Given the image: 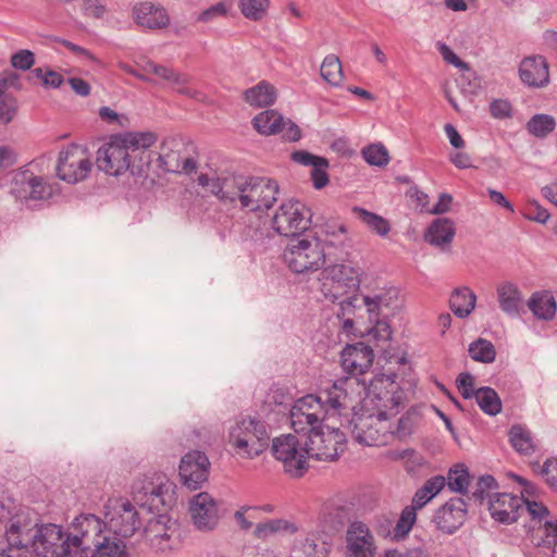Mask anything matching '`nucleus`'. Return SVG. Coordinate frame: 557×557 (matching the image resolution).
<instances>
[{
    "mask_svg": "<svg viewBox=\"0 0 557 557\" xmlns=\"http://www.w3.org/2000/svg\"><path fill=\"white\" fill-rule=\"evenodd\" d=\"M403 307L404 297L398 287L377 277H366L358 293L339 301L336 318L346 336H371L385 343L392 337L388 319Z\"/></svg>",
    "mask_w": 557,
    "mask_h": 557,
    "instance_id": "1",
    "label": "nucleus"
},
{
    "mask_svg": "<svg viewBox=\"0 0 557 557\" xmlns=\"http://www.w3.org/2000/svg\"><path fill=\"white\" fill-rule=\"evenodd\" d=\"M103 525L92 513L73 519L64 533L57 524H45L36 530L30 548L41 557H119V545L102 536Z\"/></svg>",
    "mask_w": 557,
    "mask_h": 557,
    "instance_id": "2",
    "label": "nucleus"
},
{
    "mask_svg": "<svg viewBox=\"0 0 557 557\" xmlns=\"http://www.w3.org/2000/svg\"><path fill=\"white\" fill-rule=\"evenodd\" d=\"M158 140L153 132H126L108 138L97 150L96 163L100 171L110 176H121L143 171L146 151Z\"/></svg>",
    "mask_w": 557,
    "mask_h": 557,
    "instance_id": "3",
    "label": "nucleus"
},
{
    "mask_svg": "<svg viewBox=\"0 0 557 557\" xmlns=\"http://www.w3.org/2000/svg\"><path fill=\"white\" fill-rule=\"evenodd\" d=\"M104 515L108 522L101 518H96L102 523V536L108 543H115L119 545V557H129L127 546L121 537H131L140 528V520L138 512L134 505L124 497H115L108 499L104 505Z\"/></svg>",
    "mask_w": 557,
    "mask_h": 557,
    "instance_id": "4",
    "label": "nucleus"
},
{
    "mask_svg": "<svg viewBox=\"0 0 557 557\" xmlns=\"http://www.w3.org/2000/svg\"><path fill=\"white\" fill-rule=\"evenodd\" d=\"M283 260L293 273L317 272L326 261L322 238L315 233H306L302 236L290 238L284 248Z\"/></svg>",
    "mask_w": 557,
    "mask_h": 557,
    "instance_id": "5",
    "label": "nucleus"
},
{
    "mask_svg": "<svg viewBox=\"0 0 557 557\" xmlns=\"http://www.w3.org/2000/svg\"><path fill=\"white\" fill-rule=\"evenodd\" d=\"M270 433L264 421L257 417H240L228 430V444L235 455L255 459L269 447Z\"/></svg>",
    "mask_w": 557,
    "mask_h": 557,
    "instance_id": "6",
    "label": "nucleus"
},
{
    "mask_svg": "<svg viewBox=\"0 0 557 557\" xmlns=\"http://www.w3.org/2000/svg\"><path fill=\"white\" fill-rule=\"evenodd\" d=\"M176 485L161 472L138 478L132 485L135 503L149 511L165 512L176 504Z\"/></svg>",
    "mask_w": 557,
    "mask_h": 557,
    "instance_id": "7",
    "label": "nucleus"
},
{
    "mask_svg": "<svg viewBox=\"0 0 557 557\" xmlns=\"http://www.w3.org/2000/svg\"><path fill=\"white\" fill-rule=\"evenodd\" d=\"M319 275V289L325 299L336 301L358 293L362 286V270L352 261L332 262L323 265Z\"/></svg>",
    "mask_w": 557,
    "mask_h": 557,
    "instance_id": "8",
    "label": "nucleus"
},
{
    "mask_svg": "<svg viewBox=\"0 0 557 557\" xmlns=\"http://www.w3.org/2000/svg\"><path fill=\"white\" fill-rule=\"evenodd\" d=\"M355 394V406L341 407L342 410H351L352 416L348 420L347 428L351 432L354 438L363 445L368 446H381L386 445L393 433L391 424L387 418L379 417L374 412H366L358 406V399L360 398L361 392L351 388Z\"/></svg>",
    "mask_w": 557,
    "mask_h": 557,
    "instance_id": "9",
    "label": "nucleus"
},
{
    "mask_svg": "<svg viewBox=\"0 0 557 557\" xmlns=\"http://www.w3.org/2000/svg\"><path fill=\"white\" fill-rule=\"evenodd\" d=\"M360 391L358 406L366 412L387 418V411L408 403L414 395L411 385H344V389Z\"/></svg>",
    "mask_w": 557,
    "mask_h": 557,
    "instance_id": "10",
    "label": "nucleus"
},
{
    "mask_svg": "<svg viewBox=\"0 0 557 557\" xmlns=\"http://www.w3.org/2000/svg\"><path fill=\"white\" fill-rule=\"evenodd\" d=\"M94 169L89 149L84 145L70 144L63 147L57 158L55 175L67 184H77L88 178Z\"/></svg>",
    "mask_w": 557,
    "mask_h": 557,
    "instance_id": "11",
    "label": "nucleus"
},
{
    "mask_svg": "<svg viewBox=\"0 0 557 557\" xmlns=\"http://www.w3.org/2000/svg\"><path fill=\"white\" fill-rule=\"evenodd\" d=\"M310 209L299 200L284 201L272 219L273 230L282 236H302L311 224Z\"/></svg>",
    "mask_w": 557,
    "mask_h": 557,
    "instance_id": "12",
    "label": "nucleus"
},
{
    "mask_svg": "<svg viewBox=\"0 0 557 557\" xmlns=\"http://www.w3.org/2000/svg\"><path fill=\"white\" fill-rule=\"evenodd\" d=\"M10 193L21 202L44 201L54 195V187L48 178L21 168L13 173Z\"/></svg>",
    "mask_w": 557,
    "mask_h": 557,
    "instance_id": "13",
    "label": "nucleus"
},
{
    "mask_svg": "<svg viewBox=\"0 0 557 557\" xmlns=\"http://www.w3.org/2000/svg\"><path fill=\"white\" fill-rule=\"evenodd\" d=\"M157 161L161 170L174 174H190L197 169L195 159L187 154L186 144L177 136L163 138Z\"/></svg>",
    "mask_w": 557,
    "mask_h": 557,
    "instance_id": "14",
    "label": "nucleus"
},
{
    "mask_svg": "<svg viewBox=\"0 0 557 557\" xmlns=\"http://www.w3.org/2000/svg\"><path fill=\"white\" fill-rule=\"evenodd\" d=\"M345 435L337 429L320 425L312 429L305 441V453L308 458L332 461L337 458L343 449Z\"/></svg>",
    "mask_w": 557,
    "mask_h": 557,
    "instance_id": "15",
    "label": "nucleus"
},
{
    "mask_svg": "<svg viewBox=\"0 0 557 557\" xmlns=\"http://www.w3.org/2000/svg\"><path fill=\"white\" fill-rule=\"evenodd\" d=\"M11 548H29L36 539L38 519L28 507L21 505L3 527Z\"/></svg>",
    "mask_w": 557,
    "mask_h": 557,
    "instance_id": "16",
    "label": "nucleus"
},
{
    "mask_svg": "<svg viewBox=\"0 0 557 557\" xmlns=\"http://www.w3.org/2000/svg\"><path fill=\"white\" fill-rule=\"evenodd\" d=\"M278 184L276 181L253 177L247 178L240 194V206L249 211L263 212L277 201Z\"/></svg>",
    "mask_w": 557,
    "mask_h": 557,
    "instance_id": "17",
    "label": "nucleus"
},
{
    "mask_svg": "<svg viewBox=\"0 0 557 557\" xmlns=\"http://www.w3.org/2000/svg\"><path fill=\"white\" fill-rule=\"evenodd\" d=\"M272 454L284 466V471L292 478H300L307 471V454L305 446L299 447L295 435L287 434L272 441Z\"/></svg>",
    "mask_w": 557,
    "mask_h": 557,
    "instance_id": "18",
    "label": "nucleus"
},
{
    "mask_svg": "<svg viewBox=\"0 0 557 557\" xmlns=\"http://www.w3.org/2000/svg\"><path fill=\"white\" fill-rule=\"evenodd\" d=\"M355 400L352 391L344 389V385H331L319 395H306L295 404L304 403V412L320 411V414H324L329 409L341 411V407L355 406Z\"/></svg>",
    "mask_w": 557,
    "mask_h": 557,
    "instance_id": "19",
    "label": "nucleus"
},
{
    "mask_svg": "<svg viewBox=\"0 0 557 557\" xmlns=\"http://www.w3.org/2000/svg\"><path fill=\"white\" fill-rule=\"evenodd\" d=\"M252 126L263 136L282 134L286 141H297L301 136L299 127L275 110H265L258 113L252 119Z\"/></svg>",
    "mask_w": 557,
    "mask_h": 557,
    "instance_id": "20",
    "label": "nucleus"
},
{
    "mask_svg": "<svg viewBox=\"0 0 557 557\" xmlns=\"http://www.w3.org/2000/svg\"><path fill=\"white\" fill-rule=\"evenodd\" d=\"M211 463L203 451L185 454L180 463V476L189 490H198L208 480Z\"/></svg>",
    "mask_w": 557,
    "mask_h": 557,
    "instance_id": "21",
    "label": "nucleus"
},
{
    "mask_svg": "<svg viewBox=\"0 0 557 557\" xmlns=\"http://www.w3.org/2000/svg\"><path fill=\"white\" fill-rule=\"evenodd\" d=\"M345 542L348 557H375L377 553L374 535L362 521H354L348 525Z\"/></svg>",
    "mask_w": 557,
    "mask_h": 557,
    "instance_id": "22",
    "label": "nucleus"
},
{
    "mask_svg": "<svg viewBox=\"0 0 557 557\" xmlns=\"http://www.w3.org/2000/svg\"><path fill=\"white\" fill-rule=\"evenodd\" d=\"M189 512L195 527L200 531L214 529L220 519L215 500L206 492L193 497Z\"/></svg>",
    "mask_w": 557,
    "mask_h": 557,
    "instance_id": "23",
    "label": "nucleus"
},
{
    "mask_svg": "<svg viewBox=\"0 0 557 557\" xmlns=\"http://www.w3.org/2000/svg\"><path fill=\"white\" fill-rule=\"evenodd\" d=\"M466 517L467 505L465 500L460 497H455L436 510L433 522L444 533L453 534L465 523Z\"/></svg>",
    "mask_w": 557,
    "mask_h": 557,
    "instance_id": "24",
    "label": "nucleus"
},
{
    "mask_svg": "<svg viewBox=\"0 0 557 557\" xmlns=\"http://www.w3.org/2000/svg\"><path fill=\"white\" fill-rule=\"evenodd\" d=\"M373 359L372 348L363 343L347 345L341 354L342 367L350 375L366 373L371 368Z\"/></svg>",
    "mask_w": 557,
    "mask_h": 557,
    "instance_id": "25",
    "label": "nucleus"
},
{
    "mask_svg": "<svg viewBox=\"0 0 557 557\" xmlns=\"http://www.w3.org/2000/svg\"><path fill=\"white\" fill-rule=\"evenodd\" d=\"M521 82L532 88H545L549 84V65L543 55H530L519 65Z\"/></svg>",
    "mask_w": 557,
    "mask_h": 557,
    "instance_id": "26",
    "label": "nucleus"
},
{
    "mask_svg": "<svg viewBox=\"0 0 557 557\" xmlns=\"http://www.w3.org/2000/svg\"><path fill=\"white\" fill-rule=\"evenodd\" d=\"M523 498L507 493H495L488 500L491 516L502 523L510 524L519 518Z\"/></svg>",
    "mask_w": 557,
    "mask_h": 557,
    "instance_id": "27",
    "label": "nucleus"
},
{
    "mask_svg": "<svg viewBox=\"0 0 557 557\" xmlns=\"http://www.w3.org/2000/svg\"><path fill=\"white\" fill-rule=\"evenodd\" d=\"M465 398H474L480 409L490 414L496 416L502 410V401L498 394L488 386L457 385Z\"/></svg>",
    "mask_w": 557,
    "mask_h": 557,
    "instance_id": "28",
    "label": "nucleus"
},
{
    "mask_svg": "<svg viewBox=\"0 0 557 557\" xmlns=\"http://www.w3.org/2000/svg\"><path fill=\"white\" fill-rule=\"evenodd\" d=\"M133 17L139 26L150 29L163 28L170 23L166 11L150 2L136 4L133 8Z\"/></svg>",
    "mask_w": 557,
    "mask_h": 557,
    "instance_id": "29",
    "label": "nucleus"
},
{
    "mask_svg": "<svg viewBox=\"0 0 557 557\" xmlns=\"http://www.w3.org/2000/svg\"><path fill=\"white\" fill-rule=\"evenodd\" d=\"M497 300L499 308L508 315H519L523 307V295L520 288L510 282H503L497 286Z\"/></svg>",
    "mask_w": 557,
    "mask_h": 557,
    "instance_id": "30",
    "label": "nucleus"
},
{
    "mask_svg": "<svg viewBox=\"0 0 557 557\" xmlns=\"http://www.w3.org/2000/svg\"><path fill=\"white\" fill-rule=\"evenodd\" d=\"M429 406L419 404L411 406L398 420L395 430H392L393 437L406 440L421 425Z\"/></svg>",
    "mask_w": 557,
    "mask_h": 557,
    "instance_id": "31",
    "label": "nucleus"
},
{
    "mask_svg": "<svg viewBox=\"0 0 557 557\" xmlns=\"http://www.w3.org/2000/svg\"><path fill=\"white\" fill-rule=\"evenodd\" d=\"M527 306L537 320L550 321L556 315L557 302L550 292L540 290L533 293L527 301Z\"/></svg>",
    "mask_w": 557,
    "mask_h": 557,
    "instance_id": "32",
    "label": "nucleus"
},
{
    "mask_svg": "<svg viewBox=\"0 0 557 557\" xmlns=\"http://www.w3.org/2000/svg\"><path fill=\"white\" fill-rule=\"evenodd\" d=\"M243 98L253 108H267L275 103L277 89L268 81H260L257 85L246 89Z\"/></svg>",
    "mask_w": 557,
    "mask_h": 557,
    "instance_id": "33",
    "label": "nucleus"
},
{
    "mask_svg": "<svg viewBox=\"0 0 557 557\" xmlns=\"http://www.w3.org/2000/svg\"><path fill=\"white\" fill-rule=\"evenodd\" d=\"M455 233L454 222L447 218H440L431 223L424 237L431 245L444 247L453 242Z\"/></svg>",
    "mask_w": 557,
    "mask_h": 557,
    "instance_id": "34",
    "label": "nucleus"
},
{
    "mask_svg": "<svg viewBox=\"0 0 557 557\" xmlns=\"http://www.w3.org/2000/svg\"><path fill=\"white\" fill-rule=\"evenodd\" d=\"M302 404H294L289 411L290 425L296 433L312 431L322 425L324 414H320V411L304 412L301 407Z\"/></svg>",
    "mask_w": 557,
    "mask_h": 557,
    "instance_id": "35",
    "label": "nucleus"
},
{
    "mask_svg": "<svg viewBox=\"0 0 557 557\" xmlns=\"http://www.w3.org/2000/svg\"><path fill=\"white\" fill-rule=\"evenodd\" d=\"M352 508L347 504H332L325 508L324 524L330 533L339 532L346 524L351 523Z\"/></svg>",
    "mask_w": 557,
    "mask_h": 557,
    "instance_id": "36",
    "label": "nucleus"
},
{
    "mask_svg": "<svg viewBox=\"0 0 557 557\" xmlns=\"http://www.w3.org/2000/svg\"><path fill=\"white\" fill-rule=\"evenodd\" d=\"M476 296L474 292L465 286L456 288L449 299L450 309L458 318H467L474 310Z\"/></svg>",
    "mask_w": 557,
    "mask_h": 557,
    "instance_id": "37",
    "label": "nucleus"
},
{
    "mask_svg": "<svg viewBox=\"0 0 557 557\" xmlns=\"http://www.w3.org/2000/svg\"><path fill=\"white\" fill-rule=\"evenodd\" d=\"M168 84L171 85L177 94L183 95L189 99L200 102L205 101L206 99V96L202 91L190 85V77L187 74L181 73L176 70L173 71Z\"/></svg>",
    "mask_w": 557,
    "mask_h": 557,
    "instance_id": "38",
    "label": "nucleus"
},
{
    "mask_svg": "<svg viewBox=\"0 0 557 557\" xmlns=\"http://www.w3.org/2000/svg\"><path fill=\"white\" fill-rule=\"evenodd\" d=\"M271 0H238L237 7L242 15L251 21H262L269 12Z\"/></svg>",
    "mask_w": 557,
    "mask_h": 557,
    "instance_id": "39",
    "label": "nucleus"
},
{
    "mask_svg": "<svg viewBox=\"0 0 557 557\" xmlns=\"http://www.w3.org/2000/svg\"><path fill=\"white\" fill-rule=\"evenodd\" d=\"M136 65L143 72V75L150 77L151 81L149 83L162 82L168 84L174 71L172 67L164 66L145 58L138 60Z\"/></svg>",
    "mask_w": 557,
    "mask_h": 557,
    "instance_id": "40",
    "label": "nucleus"
},
{
    "mask_svg": "<svg viewBox=\"0 0 557 557\" xmlns=\"http://www.w3.org/2000/svg\"><path fill=\"white\" fill-rule=\"evenodd\" d=\"M297 528L284 519H272L265 522L258 523L255 528L253 534L258 539H267L276 533H295Z\"/></svg>",
    "mask_w": 557,
    "mask_h": 557,
    "instance_id": "41",
    "label": "nucleus"
},
{
    "mask_svg": "<svg viewBox=\"0 0 557 557\" xmlns=\"http://www.w3.org/2000/svg\"><path fill=\"white\" fill-rule=\"evenodd\" d=\"M352 212L362 223L380 236H385L391 230L388 221L376 213L359 207L352 208Z\"/></svg>",
    "mask_w": 557,
    "mask_h": 557,
    "instance_id": "42",
    "label": "nucleus"
},
{
    "mask_svg": "<svg viewBox=\"0 0 557 557\" xmlns=\"http://www.w3.org/2000/svg\"><path fill=\"white\" fill-rule=\"evenodd\" d=\"M320 73L322 78L332 86H339L343 82L344 74L342 63L335 54H329L324 58Z\"/></svg>",
    "mask_w": 557,
    "mask_h": 557,
    "instance_id": "43",
    "label": "nucleus"
},
{
    "mask_svg": "<svg viewBox=\"0 0 557 557\" xmlns=\"http://www.w3.org/2000/svg\"><path fill=\"white\" fill-rule=\"evenodd\" d=\"M556 127V121L554 116L548 114H535L527 123V131L537 137L545 138L554 132Z\"/></svg>",
    "mask_w": 557,
    "mask_h": 557,
    "instance_id": "44",
    "label": "nucleus"
},
{
    "mask_svg": "<svg viewBox=\"0 0 557 557\" xmlns=\"http://www.w3.org/2000/svg\"><path fill=\"white\" fill-rule=\"evenodd\" d=\"M247 178L236 177L232 175L222 176L221 180V193H219V198L227 201L238 200L240 202V194L243 187H245Z\"/></svg>",
    "mask_w": 557,
    "mask_h": 557,
    "instance_id": "45",
    "label": "nucleus"
},
{
    "mask_svg": "<svg viewBox=\"0 0 557 557\" xmlns=\"http://www.w3.org/2000/svg\"><path fill=\"white\" fill-rule=\"evenodd\" d=\"M323 234L324 248H343L349 240L347 227L344 224H326Z\"/></svg>",
    "mask_w": 557,
    "mask_h": 557,
    "instance_id": "46",
    "label": "nucleus"
},
{
    "mask_svg": "<svg viewBox=\"0 0 557 557\" xmlns=\"http://www.w3.org/2000/svg\"><path fill=\"white\" fill-rule=\"evenodd\" d=\"M509 441L513 448L522 455H531L534 451V445L530 432L521 425H512L510 428Z\"/></svg>",
    "mask_w": 557,
    "mask_h": 557,
    "instance_id": "47",
    "label": "nucleus"
},
{
    "mask_svg": "<svg viewBox=\"0 0 557 557\" xmlns=\"http://www.w3.org/2000/svg\"><path fill=\"white\" fill-rule=\"evenodd\" d=\"M470 357L480 362L488 363L494 361L496 357V350L494 345L484 338H478L469 345Z\"/></svg>",
    "mask_w": 557,
    "mask_h": 557,
    "instance_id": "48",
    "label": "nucleus"
},
{
    "mask_svg": "<svg viewBox=\"0 0 557 557\" xmlns=\"http://www.w3.org/2000/svg\"><path fill=\"white\" fill-rule=\"evenodd\" d=\"M469 472L465 465H456L448 472L447 484L453 492L465 494L469 485Z\"/></svg>",
    "mask_w": 557,
    "mask_h": 557,
    "instance_id": "49",
    "label": "nucleus"
},
{
    "mask_svg": "<svg viewBox=\"0 0 557 557\" xmlns=\"http://www.w3.org/2000/svg\"><path fill=\"white\" fill-rule=\"evenodd\" d=\"M417 519L414 508L405 507L400 513L398 521L393 528V539L404 540L411 531Z\"/></svg>",
    "mask_w": 557,
    "mask_h": 557,
    "instance_id": "50",
    "label": "nucleus"
},
{
    "mask_svg": "<svg viewBox=\"0 0 557 557\" xmlns=\"http://www.w3.org/2000/svg\"><path fill=\"white\" fill-rule=\"evenodd\" d=\"M361 156L367 163L375 166H384L389 162L387 149L382 144H372L361 150Z\"/></svg>",
    "mask_w": 557,
    "mask_h": 557,
    "instance_id": "51",
    "label": "nucleus"
},
{
    "mask_svg": "<svg viewBox=\"0 0 557 557\" xmlns=\"http://www.w3.org/2000/svg\"><path fill=\"white\" fill-rule=\"evenodd\" d=\"M311 168L312 169H311L310 176L312 180L313 187L315 189L324 188L330 183V178H329V174H327L329 161L322 157Z\"/></svg>",
    "mask_w": 557,
    "mask_h": 557,
    "instance_id": "52",
    "label": "nucleus"
},
{
    "mask_svg": "<svg viewBox=\"0 0 557 557\" xmlns=\"http://www.w3.org/2000/svg\"><path fill=\"white\" fill-rule=\"evenodd\" d=\"M498 484L494 476L486 474L479 478L474 490L472 492L471 498L479 502L480 504L484 500L486 496H488L487 492L497 490Z\"/></svg>",
    "mask_w": 557,
    "mask_h": 557,
    "instance_id": "53",
    "label": "nucleus"
},
{
    "mask_svg": "<svg viewBox=\"0 0 557 557\" xmlns=\"http://www.w3.org/2000/svg\"><path fill=\"white\" fill-rule=\"evenodd\" d=\"M170 528L165 527V516H163L162 512H159V518L154 521H150L146 533L151 541L170 540L172 534L168 532Z\"/></svg>",
    "mask_w": 557,
    "mask_h": 557,
    "instance_id": "54",
    "label": "nucleus"
},
{
    "mask_svg": "<svg viewBox=\"0 0 557 557\" xmlns=\"http://www.w3.org/2000/svg\"><path fill=\"white\" fill-rule=\"evenodd\" d=\"M11 65L16 70L27 71L35 63V55L30 50L23 49L11 55Z\"/></svg>",
    "mask_w": 557,
    "mask_h": 557,
    "instance_id": "55",
    "label": "nucleus"
},
{
    "mask_svg": "<svg viewBox=\"0 0 557 557\" xmlns=\"http://www.w3.org/2000/svg\"><path fill=\"white\" fill-rule=\"evenodd\" d=\"M231 8H232L231 3H227L224 1L218 2L213 5H211L210 8H208L207 10H205L199 15L198 20L201 22H210L215 18L226 16L228 11L231 10Z\"/></svg>",
    "mask_w": 557,
    "mask_h": 557,
    "instance_id": "56",
    "label": "nucleus"
},
{
    "mask_svg": "<svg viewBox=\"0 0 557 557\" xmlns=\"http://www.w3.org/2000/svg\"><path fill=\"white\" fill-rule=\"evenodd\" d=\"M20 506L21 504H17L10 496L0 494V527L3 528L5 525L13 512H15Z\"/></svg>",
    "mask_w": 557,
    "mask_h": 557,
    "instance_id": "57",
    "label": "nucleus"
},
{
    "mask_svg": "<svg viewBox=\"0 0 557 557\" xmlns=\"http://www.w3.org/2000/svg\"><path fill=\"white\" fill-rule=\"evenodd\" d=\"M437 50L441 53L442 58L445 62L456 66L461 71H468L469 65L463 62L459 57L446 45L443 42L437 44Z\"/></svg>",
    "mask_w": 557,
    "mask_h": 557,
    "instance_id": "58",
    "label": "nucleus"
},
{
    "mask_svg": "<svg viewBox=\"0 0 557 557\" xmlns=\"http://www.w3.org/2000/svg\"><path fill=\"white\" fill-rule=\"evenodd\" d=\"M221 180H222V176H218L215 174L209 175V174L201 173L198 176V184L202 188H205L207 191L219 197V193H221V187H220Z\"/></svg>",
    "mask_w": 557,
    "mask_h": 557,
    "instance_id": "59",
    "label": "nucleus"
},
{
    "mask_svg": "<svg viewBox=\"0 0 557 557\" xmlns=\"http://www.w3.org/2000/svg\"><path fill=\"white\" fill-rule=\"evenodd\" d=\"M15 114V106L13 102L0 90V124H8L11 122Z\"/></svg>",
    "mask_w": 557,
    "mask_h": 557,
    "instance_id": "60",
    "label": "nucleus"
},
{
    "mask_svg": "<svg viewBox=\"0 0 557 557\" xmlns=\"http://www.w3.org/2000/svg\"><path fill=\"white\" fill-rule=\"evenodd\" d=\"M34 74L41 79L42 84L47 87L58 88L61 86L63 78L54 71L44 72L41 69H35Z\"/></svg>",
    "mask_w": 557,
    "mask_h": 557,
    "instance_id": "61",
    "label": "nucleus"
},
{
    "mask_svg": "<svg viewBox=\"0 0 557 557\" xmlns=\"http://www.w3.org/2000/svg\"><path fill=\"white\" fill-rule=\"evenodd\" d=\"M83 11L89 16L100 18L106 14L107 8L102 0H83Z\"/></svg>",
    "mask_w": 557,
    "mask_h": 557,
    "instance_id": "62",
    "label": "nucleus"
},
{
    "mask_svg": "<svg viewBox=\"0 0 557 557\" xmlns=\"http://www.w3.org/2000/svg\"><path fill=\"white\" fill-rule=\"evenodd\" d=\"M542 474L545 475L548 485L557 490V458L547 459L544 462Z\"/></svg>",
    "mask_w": 557,
    "mask_h": 557,
    "instance_id": "63",
    "label": "nucleus"
},
{
    "mask_svg": "<svg viewBox=\"0 0 557 557\" xmlns=\"http://www.w3.org/2000/svg\"><path fill=\"white\" fill-rule=\"evenodd\" d=\"M527 218L529 220L545 224L549 219V213L537 202H532L529 206Z\"/></svg>",
    "mask_w": 557,
    "mask_h": 557,
    "instance_id": "64",
    "label": "nucleus"
}]
</instances>
